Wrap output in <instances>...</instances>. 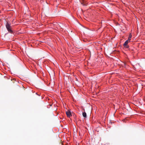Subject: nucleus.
I'll list each match as a JSON object with an SVG mask.
<instances>
[{
    "label": "nucleus",
    "instance_id": "obj_3",
    "mask_svg": "<svg viewBox=\"0 0 145 145\" xmlns=\"http://www.w3.org/2000/svg\"><path fill=\"white\" fill-rule=\"evenodd\" d=\"M66 114L68 117L70 118L71 116V112L70 111L68 110L66 112Z\"/></svg>",
    "mask_w": 145,
    "mask_h": 145
},
{
    "label": "nucleus",
    "instance_id": "obj_4",
    "mask_svg": "<svg viewBox=\"0 0 145 145\" xmlns=\"http://www.w3.org/2000/svg\"><path fill=\"white\" fill-rule=\"evenodd\" d=\"M82 115L83 116L84 118H86L87 117V114L85 112H84L82 113Z\"/></svg>",
    "mask_w": 145,
    "mask_h": 145
},
{
    "label": "nucleus",
    "instance_id": "obj_5",
    "mask_svg": "<svg viewBox=\"0 0 145 145\" xmlns=\"http://www.w3.org/2000/svg\"><path fill=\"white\" fill-rule=\"evenodd\" d=\"M132 37V35L131 34H130L129 35L128 39V40L129 41H130V40L131 39V38Z\"/></svg>",
    "mask_w": 145,
    "mask_h": 145
},
{
    "label": "nucleus",
    "instance_id": "obj_2",
    "mask_svg": "<svg viewBox=\"0 0 145 145\" xmlns=\"http://www.w3.org/2000/svg\"><path fill=\"white\" fill-rule=\"evenodd\" d=\"M130 42V41L128 40L126 41L125 42V43L123 44V46L127 48H129V46L127 45V44L129 42Z\"/></svg>",
    "mask_w": 145,
    "mask_h": 145
},
{
    "label": "nucleus",
    "instance_id": "obj_1",
    "mask_svg": "<svg viewBox=\"0 0 145 145\" xmlns=\"http://www.w3.org/2000/svg\"><path fill=\"white\" fill-rule=\"evenodd\" d=\"M6 27L7 30L10 33H12L13 32L12 31L11 29V27L10 26V24H9L8 22H7L6 24Z\"/></svg>",
    "mask_w": 145,
    "mask_h": 145
}]
</instances>
